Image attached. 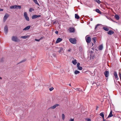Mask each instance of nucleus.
I'll use <instances>...</instances> for the list:
<instances>
[{
  "label": "nucleus",
  "instance_id": "obj_41",
  "mask_svg": "<svg viewBox=\"0 0 121 121\" xmlns=\"http://www.w3.org/2000/svg\"><path fill=\"white\" fill-rule=\"evenodd\" d=\"M74 121V119H71L70 120V121Z\"/></svg>",
  "mask_w": 121,
  "mask_h": 121
},
{
  "label": "nucleus",
  "instance_id": "obj_49",
  "mask_svg": "<svg viewBox=\"0 0 121 121\" xmlns=\"http://www.w3.org/2000/svg\"><path fill=\"white\" fill-rule=\"evenodd\" d=\"M0 79H2V78L1 77H0Z\"/></svg>",
  "mask_w": 121,
  "mask_h": 121
},
{
  "label": "nucleus",
  "instance_id": "obj_53",
  "mask_svg": "<svg viewBox=\"0 0 121 121\" xmlns=\"http://www.w3.org/2000/svg\"><path fill=\"white\" fill-rule=\"evenodd\" d=\"M48 121H49L48 120Z\"/></svg>",
  "mask_w": 121,
  "mask_h": 121
},
{
  "label": "nucleus",
  "instance_id": "obj_6",
  "mask_svg": "<svg viewBox=\"0 0 121 121\" xmlns=\"http://www.w3.org/2000/svg\"><path fill=\"white\" fill-rule=\"evenodd\" d=\"M4 31L5 34L6 35L8 31V27L7 26H5L4 28Z\"/></svg>",
  "mask_w": 121,
  "mask_h": 121
},
{
  "label": "nucleus",
  "instance_id": "obj_46",
  "mask_svg": "<svg viewBox=\"0 0 121 121\" xmlns=\"http://www.w3.org/2000/svg\"><path fill=\"white\" fill-rule=\"evenodd\" d=\"M3 9L0 8V11H3Z\"/></svg>",
  "mask_w": 121,
  "mask_h": 121
},
{
  "label": "nucleus",
  "instance_id": "obj_40",
  "mask_svg": "<svg viewBox=\"0 0 121 121\" xmlns=\"http://www.w3.org/2000/svg\"><path fill=\"white\" fill-rule=\"evenodd\" d=\"M109 30V28L108 27H106V31H108Z\"/></svg>",
  "mask_w": 121,
  "mask_h": 121
},
{
  "label": "nucleus",
  "instance_id": "obj_2",
  "mask_svg": "<svg viewBox=\"0 0 121 121\" xmlns=\"http://www.w3.org/2000/svg\"><path fill=\"white\" fill-rule=\"evenodd\" d=\"M85 40L86 42L88 44V43H90L91 41V39L90 37L88 36V35H86L85 37Z\"/></svg>",
  "mask_w": 121,
  "mask_h": 121
},
{
  "label": "nucleus",
  "instance_id": "obj_32",
  "mask_svg": "<svg viewBox=\"0 0 121 121\" xmlns=\"http://www.w3.org/2000/svg\"><path fill=\"white\" fill-rule=\"evenodd\" d=\"M109 75V72L106 71V77H108Z\"/></svg>",
  "mask_w": 121,
  "mask_h": 121
},
{
  "label": "nucleus",
  "instance_id": "obj_8",
  "mask_svg": "<svg viewBox=\"0 0 121 121\" xmlns=\"http://www.w3.org/2000/svg\"><path fill=\"white\" fill-rule=\"evenodd\" d=\"M40 15H35L32 16V19H34L37 17H41Z\"/></svg>",
  "mask_w": 121,
  "mask_h": 121
},
{
  "label": "nucleus",
  "instance_id": "obj_7",
  "mask_svg": "<svg viewBox=\"0 0 121 121\" xmlns=\"http://www.w3.org/2000/svg\"><path fill=\"white\" fill-rule=\"evenodd\" d=\"M64 47L63 48L62 47L58 48V52L59 53L62 52L63 51H64Z\"/></svg>",
  "mask_w": 121,
  "mask_h": 121
},
{
  "label": "nucleus",
  "instance_id": "obj_1",
  "mask_svg": "<svg viewBox=\"0 0 121 121\" xmlns=\"http://www.w3.org/2000/svg\"><path fill=\"white\" fill-rule=\"evenodd\" d=\"M10 8L11 9H20L21 8V6L20 5H15L10 6Z\"/></svg>",
  "mask_w": 121,
  "mask_h": 121
},
{
  "label": "nucleus",
  "instance_id": "obj_42",
  "mask_svg": "<svg viewBox=\"0 0 121 121\" xmlns=\"http://www.w3.org/2000/svg\"><path fill=\"white\" fill-rule=\"evenodd\" d=\"M55 33L56 34H58V31H56L55 32Z\"/></svg>",
  "mask_w": 121,
  "mask_h": 121
},
{
  "label": "nucleus",
  "instance_id": "obj_19",
  "mask_svg": "<svg viewBox=\"0 0 121 121\" xmlns=\"http://www.w3.org/2000/svg\"><path fill=\"white\" fill-rule=\"evenodd\" d=\"M113 115L112 114V111L111 110L110 113V114L108 116V117L107 118H108L111 117Z\"/></svg>",
  "mask_w": 121,
  "mask_h": 121
},
{
  "label": "nucleus",
  "instance_id": "obj_14",
  "mask_svg": "<svg viewBox=\"0 0 121 121\" xmlns=\"http://www.w3.org/2000/svg\"><path fill=\"white\" fill-rule=\"evenodd\" d=\"M59 104H55L53 106H52L50 108H51L52 109H54L56 107L58 106H59Z\"/></svg>",
  "mask_w": 121,
  "mask_h": 121
},
{
  "label": "nucleus",
  "instance_id": "obj_15",
  "mask_svg": "<svg viewBox=\"0 0 121 121\" xmlns=\"http://www.w3.org/2000/svg\"><path fill=\"white\" fill-rule=\"evenodd\" d=\"M114 76L115 78L117 80L118 79V77L117 75V73L116 71H115L114 73Z\"/></svg>",
  "mask_w": 121,
  "mask_h": 121
},
{
  "label": "nucleus",
  "instance_id": "obj_11",
  "mask_svg": "<svg viewBox=\"0 0 121 121\" xmlns=\"http://www.w3.org/2000/svg\"><path fill=\"white\" fill-rule=\"evenodd\" d=\"M62 40V39L60 38H58L57 39L55 43H58L61 41Z\"/></svg>",
  "mask_w": 121,
  "mask_h": 121
},
{
  "label": "nucleus",
  "instance_id": "obj_34",
  "mask_svg": "<svg viewBox=\"0 0 121 121\" xmlns=\"http://www.w3.org/2000/svg\"><path fill=\"white\" fill-rule=\"evenodd\" d=\"M53 89H54V88H53V87H52L51 88H49V90L50 91H52Z\"/></svg>",
  "mask_w": 121,
  "mask_h": 121
},
{
  "label": "nucleus",
  "instance_id": "obj_48",
  "mask_svg": "<svg viewBox=\"0 0 121 121\" xmlns=\"http://www.w3.org/2000/svg\"><path fill=\"white\" fill-rule=\"evenodd\" d=\"M69 86H71V84H69Z\"/></svg>",
  "mask_w": 121,
  "mask_h": 121
},
{
  "label": "nucleus",
  "instance_id": "obj_25",
  "mask_svg": "<svg viewBox=\"0 0 121 121\" xmlns=\"http://www.w3.org/2000/svg\"><path fill=\"white\" fill-rule=\"evenodd\" d=\"M80 73V72L79 71L77 70H76L74 71V73L75 74H78L79 73Z\"/></svg>",
  "mask_w": 121,
  "mask_h": 121
},
{
  "label": "nucleus",
  "instance_id": "obj_33",
  "mask_svg": "<svg viewBox=\"0 0 121 121\" xmlns=\"http://www.w3.org/2000/svg\"><path fill=\"white\" fill-rule=\"evenodd\" d=\"M34 9L32 8H30L29 9V12H31L32 11L34 10Z\"/></svg>",
  "mask_w": 121,
  "mask_h": 121
},
{
  "label": "nucleus",
  "instance_id": "obj_47",
  "mask_svg": "<svg viewBox=\"0 0 121 121\" xmlns=\"http://www.w3.org/2000/svg\"><path fill=\"white\" fill-rule=\"evenodd\" d=\"M98 107H97V108H96V110H97V109H98Z\"/></svg>",
  "mask_w": 121,
  "mask_h": 121
},
{
  "label": "nucleus",
  "instance_id": "obj_22",
  "mask_svg": "<svg viewBox=\"0 0 121 121\" xmlns=\"http://www.w3.org/2000/svg\"><path fill=\"white\" fill-rule=\"evenodd\" d=\"M114 17L117 20H118L119 19V17L117 15H116Z\"/></svg>",
  "mask_w": 121,
  "mask_h": 121
},
{
  "label": "nucleus",
  "instance_id": "obj_38",
  "mask_svg": "<svg viewBox=\"0 0 121 121\" xmlns=\"http://www.w3.org/2000/svg\"><path fill=\"white\" fill-rule=\"evenodd\" d=\"M86 120L87 121H91V120L90 118H86Z\"/></svg>",
  "mask_w": 121,
  "mask_h": 121
},
{
  "label": "nucleus",
  "instance_id": "obj_44",
  "mask_svg": "<svg viewBox=\"0 0 121 121\" xmlns=\"http://www.w3.org/2000/svg\"><path fill=\"white\" fill-rule=\"evenodd\" d=\"M103 29L104 30L106 31V27H104Z\"/></svg>",
  "mask_w": 121,
  "mask_h": 121
},
{
  "label": "nucleus",
  "instance_id": "obj_13",
  "mask_svg": "<svg viewBox=\"0 0 121 121\" xmlns=\"http://www.w3.org/2000/svg\"><path fill=\"white\" fill-rule=\"evenodd\" d=\"M8 17V15L7 14H6L4 16L3 18V21L4 22H5Z\"/></svg>",
  "mask_w": 121,
  "mask_h": 121
},
{
  "label": "nucleus",
  "instance_id": "obj_4",
  "mask_svg": "<svg viewBox=\"0 0 121 121\" xmlns=\"http://www.w3.org/2000/svg\"><path fill=\"white\" fill-rule=\"evenodd\" d=\"M24 16L26 19L27 21H29V17L28 16L27 13L26 12H25L24 13Z\"/></svg>",
  "mask_w": 121,
  "mask_h": 121
},
{
  "label": "nucleus",
  "instance_id": "obj_18",
  "mask_svg": "<svg viewBox=\"0 0 121 121\" xmlns=\"http://www.w3.org/2000/svg\"><path fill=\"white\" fill-rule=\"evenodd\" d=\"M103 47L102 45H100L98 47V49L100 50H101L103 49Z\"/></svg>",
  "mask_w": 121,
  "mask_h": 121
},
{
  "label": "nucleus",
  "instance_id": "obj_51",
  "mask_svg": "<svg viewBox=\"0 0 121 121\" xmlns=\"http://www.w3.org/2000/svg\"><path fill=\"white\" fill-rule=\"evenodd\" d=\"M103 119V121H105V120H104V118Z\"/></svg>",
  "mask_w": 121,
  "mask_h": 121
},
{
  "label": "nucleus",
  "instance_id": "obj_29",
  "mask_svg": "<svg viewBox=\"0 0 121 121\" xmlns=\"http://www.w3.org/2000/svg\"><path fill=\"white\" fill-rule=\"evenodd\" d=\"M75 90H76L77 91H79V92H82V90H80L79 88H77L76 89H75Z\"/></svg>",
  "mask_w": 121,
  "mask_h": 121
},
{
  "label": "nucleus",
  "instance_id": "obj_10",
  "mask_svg": "<svg viewBox=\"0 0 121 121\" xmlns=\"http://www.w3.org/2000/svg\"><path fill=\"white\" fill-rule=\"evenodd\" d=\"M80 63H78L77 64V67L79 70H81L82 69V67L80 66Z\"/></svg>",
  "mask_w": 121,
  "mask_h": 121
},
{
  "label": "nucleus",
  "instance_id": "obj_17",
  "mask_svg": "<svg viewBox=\"0 0 121 121\" xmlns=\"http://www.w3.org/2000/svg\"><path fill=\"white\" fill-rule=\"evenodd\" d=\"M10 107H9L8 108H7L6 110V114L7 115H9V111H10Z\"/></svg>",
  "mask_w": 121,
  "mask_h": 121
},
{
  "label": "nucleus",
  "instance_id": "obj_5",
  "mask_svg": "<svg viewBox=\"0 0 121 121\" xmlns=\"http://www.w3.org/2000/svg\"><path fill=\"white\" fill-rule=\"evenodd\" d=\"M12 41L15 42H17L18 40L17 37L16 36H13L12 38Z\"/></svg>",
  "mask_w": 121,
  "mask_h": 121
},
{
  "label": "nucleus",
  "instance_id": "obj_16",
  "mask_svg": "<svg viewBox=\"0 0 121 121\" xmlns=\"http://www.w3.org/2000/svg\"><path fill=\"white\" fill-rule=\"evenodd\" d=\"M30 27V26H27L26 27H25V28L24 29H23V30H28L29 29Z\"/></svg>",
  "mask_w": 121,
  "mask_h": 121
},
{
  "label": "nucleus",
  "instance_id": "obj_30",
  "mask_svg": "<svg viewBox=\"0 0 121 121\" xmlns=\"http://www.w3.org/2000/svg\"><path fill=\"white\" fill-rule=\"evenodd\" d=\"M33 1L36 4L38 5H39L38 3L37 2V0H33Z\"/></svg>",
  "mask_w": 121,
  "mask_h": 121
},
{
  "label": "nucleus",
  "instance_id": "obj_20",
  "mask_svg": "<svg viewBox=\"0 0 121 121\" xmlns=\"http://www.w3.org/2000/svg\"><path fill=\"white\" fill-rule=\"evenodd\" d=\"M30 36H22L21 37V38L23 39H26L27 38H28Z\"/></svg>",
  "mask_w": 121,
  "mask_h": 121
},
{
  "label": "nucleus",
  "instance_id": "obj_9",
  "mask_svg": "<svg viewBox=\"0 0 121 121\" xmlns=\"http://www.w3.org/2000/svg\"><path fill=\"white\" fill-rule=\"evenodd\" d=\"M69 30L70 32H74L75 30L74 28L73 27H70L69 29Z\"/></svg>",
  "mask_w": 121,
  "mask_h": 121
},
{
  "label": "nucleus",
  "instance_id": "obj_39",
  "mask_svg": "<svg viewBox=\"0 0 121 121\" xmlns=\"http://www.w3.org/2000/svg\"><path fill=\"white\" fill-rule=\"evenodd\" d=\"M35 41H39L40 40V39H35Z\"/></svg>",
  "mask_w": 121,
  "mask_h": 121
},
{
  "label": "nucleus",
  "instance_id": "obj_23",
  "mask_svg": "<svg viewBox=\"0 0 121 121\" xmlns=\"http://www.w3.org/2000/svg\"><path fill=\"white\" fill-rule=\"evenodd\" d=\"M75 18L77 19H78L79 18V17L77 14H75Z\"/></svg>",
  "mask_w": 121,
  "mask_h": 121
},
{
  "label": "nucleus",
  "instance_id": "obj_3",
  "mask_svg": "<svg viewBox=\"0 0 121 121\" xmlns=\"http://www.w3.org/2000/svg\"><path fill=\"white\" fill-rule=\"evenodd\" d=\"M69 41L71 43L73 44H75L76 43L77 40L75 39L70 38L69 39Z\"/></svg>",
  "mask_w": 121,
  "mask_h": 121
},
{
  "label": "nucleus",
  "instance_id": "obj_37",
  "mask_svg": "<svg viewBox=\"0 0 121 121\" xmlns=\"http://www.w3.org/2000/svg\"><path fill=\"white\" fill-rule=\"evenodd\" d=\"M119 75L121 81V74L120 73H119Z\"/></svg>",
  "mask_w": 121,
  "mask_h": 121
},
{
  "label": "nucleus",
  "instance_id": "obj_31",
  "mask_svg": "<svg viewBox=\"0 0 121 121\" xmlns=\"http://www.w3.org/2000/svg\"><path fill=\"white\" fill-rule=\"evenodd\" d=\"M65 118V115L63 114H62V118L63 120H64Z\"/></svg>",
  "mask_w": 121,
  "mask_h": 121
},
{
  "label": "nucleus",
  "instance_id": "obj_50",
  "mask_svg": "<svg viewBox=\"0 0 121 121\" xmlns=\"http://www.w3.org/2000/svg\"><path fill=\"white\" fill-rule=\"evenodd\" d=\"M68 51H70V50H68Z\"/></svg>",
  "mask_w": 121,
  "mask_h": 121
},
{
  "label": "nucleus",
  "instance_id": "obj_27",
  "mask_svg": "<svg viewBox=\"0 0 121 121\" xmlns=\"http://www.w3.org/2000/svg\"><path fill=\"white\" fill-rule=\"evenodd\" d=\"M96 11L99 13H101V12H100V11L99 10V9H96Z\"/></svg>",
  "mask_w": 121,
  "mask_h": 121
},
{
  "label": "nucleus",
  "instance_id": "obj_26",
  "mask_svg": "<svg viewBox=\"0 0 121 121\" xmlns=\"http://www.w3.org/2000/svg\"><path fill=\"white\" fill-rule=\"evenodd\" d=\"M100 116L102 117L103 119H104V115L103 112H102L101 113H100Z\"/></svg>",
  "mask_w": 121,
  "mask_h": 121
},
{
  "label": "nucleus",
  "instance_id": "obj_21",
  "mask_svg": "<svg viewBox=\"0 0 121 121\" xmlns=\"http://www.w3.org/2000/svg\"><path fill=\"white\" fill-rule=\"evenodd\" d=\"M72 63L74 65H76L77 63V60L76 59H74L72 61Z\"/></svg>",
  "mask_w": 121,
  "mask_h": 121
},
{
  "label": "nucleus",
  "instance_id": "obj_35",
  "mask_svg": "<svg viewBox=\"0 0 121 121\" xmlns=\"http://www.w3.org/2000/svg\"><path fill=\"white\" fill-rule=\"evenodd\" d=\"M101 24H97L96 26H95V29H96V28H97V27L98 26H99Z\"/></svg>",
  "mask_w": 121,
  "mask_h": 121
},
{
  "label": "nucleus",
  "instance_id": "obj_24",
  "mask_svg": "<svg viewBox=\"0 0 121 121\" xmlns=\"http://www.w3.org/2000/svg\"><path fill=\"white\" fill-rule=\"evenodd\" d=\"M96 38V37H95L92 38V40L94 43H95Z\"/></svg>",
  "mask_w": 121,
  "mask_h": 121
},
{
  "label": "nucleus",
  "instance_id": "obj_45",
  "mask_svg": "<svg viewBox=\"0 0 121 121\" xmlns=\"http://www.w3.org/2000/svg\"><path fill=\"white\" fill-rule=\"evenodd\" d=\"M43 38V37H41V38L39 39H40V40H41V39H42Z\"/></svg>",
  "mask_w": 121,
  "mask_h": 121
},
{
  "label": "nucleus",
  "instance_id": "obj_36",
  "mask_svg": "<svg viewBox=\"0 0 121 121\" xmlns=\"http://www.w3.org/2000/svg\"><path fill=\"white\" fill-rule=\"evenodd\" d=\"M79 50L81 52L82 51V48L81 47H79Z\"/></svg>",
  "mask_w": 121,
  "mask_h": 121
},
{
  "label": "nucleus",
  "instance_id": "obj_52",
  "mask_svg": "<svg viewBox=\"0 0 121 121\" xmlns=\"http://www.w3.org/2000/svg\"><path fill=\"white\" fill-rule=\"evenodd\" d=\"M91 21H92V19H91Z\"/></svg>",
  "mask_w": 121,
  "mask_h": 121
},
{
  "label": "nucleus",
  "instance_id": "obj_43",
  "mask_svg": "<svg viewBox=\"0 0 121 121\" xmlns=\"http://www.w3.org/2000/svg\"><path fill=\"white\" fill-rule=\"evenodd\" d=\"M104 74L105 75V77H106V71H105L104 72Z\"/></svg>",
  "mask_w": 121,
  "mask_h": 121
},
{
  "label": "nucleus",
  "instance_id": "obj_12",
  "mask_svg": "<svg viewBox=\"0 0 121 121\" xmlns=\"http://www.w3.org/2000/svg\"><path fill=\"white\" fill-rule=\"evenodd\" d=\"M114 33V31L112 30H110L107 32V33L108 35H111Z\"/></svg>",
  "mask_w": 121,
  "mask_h": 121
},
{
  "label": "nucleus",
  "instance_id": "obj_28",
  "mask_svg": "<svg viewBox=\"0 0 121 121\" xmlns=\"http://www.w3.org/2000/svg\"><path fill=\"white\" fill-rule=\"evenodd\" d=\"M94 1L97 2L98 4H100L101 2L99 0H94Z\"/></svg>",
  "mask_w": 121,
  "mask_h": 121
}]
</instances>
